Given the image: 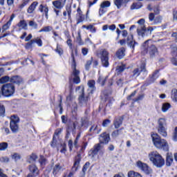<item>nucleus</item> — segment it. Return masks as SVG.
<instances>
[{"mask_svg": "<svg viewBox=\"0 0 177 177\" xmlns=\"http://www.w3.org/2000/svg\"><path fill=\"white\" fill-rule=\"evenodd\" d=\"M151 138L153 146H155L156 149L164 150V151H168V150H169L168 142L166 141L165 139L161 138L158 134L153 133L151 134Z\"/></svg>", "mask_w": 177, "mask_h": 177, "instance_id": "1", "label": "nucleus"}, {"mask_svg": "<svg viewBox=\"0 0 177 177\" xmlns=\"http://www.w3.org/2000/svg\"><path fill=\"white\" fill-rule=\"evenodd\" d=\"M149 158L152 164L157 168H161L165 165V160L162 156L156 151H151L149 153Z\"/></svg>", "mask_w": 177, "mask_h": 177, "instance_id": "2", "label": "nucleus"}, {"mask_svg": "<svg viewBox=\"0 0 177 177\" xmlns=\"http://www.w3.org/2000/svg\"><path fill=\"white\" fill-rule=\"evenodd\" d=\"M15 91V86L10 83L5 84L1 87L2 95L6 97H10V96H13Z\"/></svg>", "mask_w": 177, "mask_h": 177, "instance_id": "3", "label": "nucleus"}, {"mask_svg": "<svg viewBox=\"0 0 177 177\" xmlns=\"http://www.w3.org/2000/svg\"><path fill=\"white\" fill-rule=\"evenodd\" d=\"M97 56L100 57L101 59L102 64L104 67H107L109 66V51L106 49H101L96 52Z\"/></svg>", "mask_w": 177, "mask_h": 177, "instance_id": "4", "label": "nucleus"}, {"mask_svg": "<svg viewBox=\"0 0 177 177\" xmlns=\"http://www.w3.org/2000/svg\"><path fill=\"white\" fill-rule=\"evenodd\" d=\"M150 42V40H147L142 45L144 49L147 50V52H149L151 57H154L157 53H158V50H157V47L151 44H149Z\"/></svg>", "mask_w": 177, "mask_h": 177, "instance_id": "5", "label": "nucleus"}, {"mask_svg": "<svg viewBox=\"0 0 177 177\" xmlns=\"http://www.w3.org/2000/svg\"><path fill=\"white\" fill-rule=\"evenodd\" d=\"M20 120L19 116L13 115L10 118V128L13 133L19 132V122Z\"/></svg>", "mask_w": 177, "mask_h": 177, "instance_id": "6", "label": "nucleus"}, {"mask_svg": "<svg viewBox=\"0 0 177 177\" xmlns=\"http://www.w3.org/2000/svg\"><path fill=\"white\" fill-rule=\"evenodd\" d=\"M76 92H79L80 93H82V95L79 97V103L82 106H85L86 103H88V101L89 100V97L85 96L84 95V86H80L76 88Z\"/></svg>", "mask_w": 177, "mask_h": 177, "instance_id": "7", "label": "nucleus"}, {"mask_svg": "<svg viewBox=\"0 0 177 177\" xmlns=\"http://www.w3.org/2000/svg\"><path fill=\"white\" fill-rule=\"evenodd\" d=\"M72 57L74 64L73 65V71L71 77L74 84L78 85V84L81 82V79L80 78V71L77 70V68H75V59H74V55H72Z\"/></svg>", "mask_w": 177, "mask_h": 177, "instance_id": "8", "label": "nucleus"}, {"mask_svg": "<svg viewBox=\"0 0 177 177\" xmlns=\"http://www.w3.org/2000/svg\"><path fill=\"white\" fill-rule=\"evenodd\" d=\"M136 166L147 175H150V174L153 172V170L147 165V164L143 163L140 160L136 162Z\"/></svg>", "mask_w": 177, "mask_h": 177, "instance_id": "9", "label": "nucleus"}, {"mask_svg": "<svg viewBox=\"0 0 177 177\" xmlns=\"http://www.w3.org/2000/svg\"><path fill=\"white\" fill-rule=\"evenodd\" d=\"M137 32L140 37H145V32H146V26H145V19H140L138 21Z\"/></svg>", "mask_w": 177, "mask_h": 177, "instance_id": "10", "label": "nucleus"}, {"mask_svg": "<svg viewBox=\"0 0 177 177\" xmlns=\"http://www.w3.org/2000/svg\"><path fill=\"white\" fill-rule=\"evenodd\" d=\"M146 64L145 63L142 64L140 67L135 68L133 71V77H139L140 74H147Z\"/></svg>", "mask_w": 177, "mask_h": 177, "instance_id": "11", "label": "nucleus"}, {"mask_svg": "<svg viewBox=\"0 0 177 177\" xmlns=\"http://www.w3.org/2000/svg\"><path fill=\"white\" fill-rule=\"evenodd\" d=\"M102 149H103V145L101 143L96 144L93 149L88 152V156L93 158Z\"/></svg>", "mask_w": 177, "mask_h": 177, "instance_id": "12", "label": "nucleus"}, {"mask_svg": "<svg viewBox=\"0 0 177 177\" xmlns=\"http://www.w3.org/2000/svg\"><path fill=\"white\" fill-rule=\"evenodd\" d=\"M64 165L57 163L56 164L53 169V175H57L58 174H62L63 171H64Z\"/></svg>", "mask_w": 177, "mask_h": 177, "instance_id": "13", "label": "nucleus"}, {"mask_svg": "<svg viewBox=\"0 0 177 177\" xmlns=\"http://www.w3.org/2000/svg\"><path fill=\"white\" fill-rule=\"evenodd\" d=\"M10 82L11 84H16L17 85H21V84H24V80L21 77L16 75L10 78Z\"/></svg>", "mask_w": 177, "mask_h": 177, "instance_id": "14", "label": "nucleus"}, {"mask_svg": "<svg viewBox=\"0 0 177 177\" xmlns=\"http://www.w3.org/2000/svg\"><path fill=\"white\" fill-rule=\"evenodd\" d=\"M62 1L63 0H55L53 1L54 9H58L59 10H61V9L64 8V5H66V0H64V2H62Z\"/></svg>", "mask_w": 177, "mask_h": 177, "instance_id": "15", "label": "nucleus"}, {"mask_svg": "<svg viewBox=\"0 0 177 177\" xmlns=\"http://www.w3.org/2000/svg\"><path fill=\"white\" fill-rule=\"evenodd\" d=\"M76 19L77 20V24H80V23H82L84 20H85V15L82 14V11H81V8H78L77 10Z\"/></svg>", "mask_w": 177, "mask_h": 177, "instance_id": "16", "label": "nucleus"}, {"mask_svg": "<svg viewBox=\"0 0 177 177\" xmlns=\"http://www.w3.org/2000/svg\"><path fill=\"white\" fill-rule=\"evenodd\" d=\"M110 136L107 133H103L100 136V143H109Z\"/></svg>", "mask_w": 177, "mask_h": 177, "instance_id": "17", "label": "nucleus"}, {"mask_svg": "<svg viewBox=\"0 0 177 177\" xmlns=\"http://www.w3.org/2000/svg\"><path fill=\"white\" fill-rule=\"evenodd\" d=\"M127 45L130 46V48H132V49H135V46L138 45L136 41H133V35H130L127 37Z\"/></svg>", "mask_w": 177, "mask_h": 177, "instance_id": "18", "label": "nucleus"}, {"mask_svg": "<svg viewBox=\"0 0 177 177\" xmlns=\"http://www.w3.org/2000/svg\"><path fill=\"white\" fill-rule=\"evenodd\" d=\"M29 171L34 176H38L39 175V169H38V167L35 165H30L29 166Z\"/></svg>", "mask_w": 177, "mask_h": 177, "instance_id": "19", "label": "nucleus"}, {"mask_svg": "<svg viewBox=\"0 0 177 177\" xmlns=\"http://www.w3.org/2000/svg\"><path fill=\"white\" fill-rule=\"evenodd\" d=\"M38 6V2L34 1L32 3V4L28 7L27 12L29 13V15H31L34 13V10H35V8Z\"/></svg>", "mask_w": 177, "mask_h": 177, "instance_id": "20", "label": "nucleus"}, {"mask_svg": "<svg viewBox=\"0 0 177 177\" xmlns=\"http://www.w3.org/2000/svg\"><path fill=\"white\" fill-rule=\"evenodd\" d=\"M158 128H167V120L164 118H160L158 120Z\"/></svg>", "mask_w": 177, "mask_h": 177, "instance_id": "21", "label": "nucleus"}, {"mask_svg": "<svg viewBox=\"0 0 177 177\" xmlns=\"http://www.w3.org/2000/svg\"><path fill=\"white\" fill-rule=\"evenodd\" d=\"M39 10H40V12L41 13H45L46 17H48V12H49V8H48V6H44L42 4H41L39 6Z\"/></svg>", "mask_w": 177, "mask_h": 177, "instance_id": "22", "label": "nucleus"}, {"mask_svg": "<svg viewBox=\"0 0 177 177\" xmlns=\"http://www.w3.org/2000/svg\"><path fill=\"white\" fill-rule=\"evenodd\" d=\"M60 133H62V129H57L54 133L53 142L51 143L52 147H55V146H56V140H55V138L58 136V135H60Z\"/></svg>", "mask_w": 177, "mask_h": 177, "instance_id": "23", "label": "nucleus"}, {"mask_svg": "<svg viewBox=\"0 0 177 177\" xmlns=\"http://www.w3.org/2000/svg\"><path fill=\"white\" fill-rule=\"evenodd\" d=\"M116 56L118 59H122V57L125 56V48H121L119 50H118L116 53Z\"/></svg>", "mask_w": 177, "mask_h": 177, "instance_id": "24", "label": "nucleus"}, {"mask_svg": "<svg viewBox=\"0 0 177 177\" xmlns=\"http://www.w3.org/2000/svg\"><path fill=\"white\" fill-rule=\"evenodd\" d=\"M122 124V118H118L113 122V125L116 129H118V128H120V127H121Z\"/></svg>", "mask_w": 177, "mask_h": 177, "instance_id": "25", "label": "nucleus"}, {"mask_svg": "<svg viewBox=\"0 0 177 177\" xmlns=\"http://www.w3.org/2000/svg\"><path fill=\"white\" fill-rule=\"evenodd\" d=\"M158 132L160 135L163 136V138H167V127H158Z\"/></svg>", "mask_w": 177, "mask_h": 177, "instance_id": "26", "label": "nucleus"}, {"mask_svg": "<svg viewBox=\"0 0 177 177\" xmlns=\"http://www.w3.org/2000/svg\"><path fill=\"white\" fill-rule=\"evenodd\" d=\"M17 27H19V28H21L22 30H27L28 28L27 22L25 20H21L17 24Z\"/></svg>", "mask_w": 177, "mask_h": 177, "instance_id": "27", "label": "nucleus"}, {"mask_svg": "<svg viewBox=\"0 0 177 177\" xmlns=\"http://www.w3.org/2000/svg\"><path fill=\"white\" fill-rule=\"evenodd\" d=\"M171 104H169L168 102H165L162 105L161 110H162V113H167V111H168V110H169V109H171Z\"/></svg>", "mask_w": 177, "mask_h": 177, "instance_id": "28", "label": "nucleus"}, {"mask_svg": "<svg viewBox=\"0 0 177 177\" xmlns=\"http://www.w3.org/2000/svg\"><path fill=\"white\" fill-rule=\"evenodd\" d=\"M80 161H81V156H80V155H78L75 158V163H74V165H73L72 169H75V171H77V169H78V167H80Z\"/></svg>", "mask_w": 177, "mask_h": 177, "instance_id": "29", "label": "nucleus"}, {"mask_svg": "<svg viewBox=\"0 0 177 177\" xmlns=\"http://www.w3.org/2000/svg\"><path fill=\"white\" fill-rule=\"evenodd\" d=\"M174 162V158L171 155H167L166 158V165L167 167H171Z\"/></svg>", "mask_w": 177, "mask_h": 177, "instance_id": "30", "label": "nucleus"}, {"mask_svg": "<svg viewBox=\"0 0 177 177\" xmlns=\"http://www.w3.org/2000/svg\"><path fill=\"white\" fill-rule=\"evenodd\" d=\"M37 159L38 156L35 155V153H32L28 158V162H30V164H32V162H35V161H37Z\"/></svg>", "mask_w": 177, "mask_h": 177, "instance_id": "31", "label": "nucleus"}, {"mask_svg": "<svg viewBox=\"0 0 177 177\" xmlns=\"http://www.w3.org/2000/svg\"><path fill=\"white\" fill-rule=\"evenodd\" d=\"M171 98L173 102L177 103V89L174 88L171 90Z\"/></svg>", "mask_w": 177, "mask_h": 177, "instance_id": "32", "label": "nucleus"}, {"mask_svg": "<svg viewBox=\"0 0 177 177\" xmlns=\"http://www.w3.org/2000/svg\"><path fill=\"white\" fill-rule=\"evenodd\" d=\"M142 6H143V5L142 4L141 2L133 3L131 6V10H135V9H140V8H142Z\"/></svg>", "mask_w": 177, "mask_h": 177, "instance_id": "33", "label": "nucleus"}, {"mask_svg": "<svg viewBox=\"0 0 177 177\" xmlns=\"http://www.w3.org/2000/svg\"><path fill=\"white\" fill-rule=\"evenodd\" d=\"M128 177H142L141 174L136 172L135 171H130L127 174Z\"/></svg>", "mask_w": 177, "mask_h": 177, "instance_id": "34", "label": "nucleus"}, {"mask_svg": "<svg viewBox=\"0 0 177 177\" xmlns=\"http://www.w3.org/2000/svg\"><path fill=\"white\" fill-rule=\"evenodd\" d=\"M122 129H123L122 128L120 129H118L116 131H113L111 133L112 138H118V136H120V135L122 133Z\"/></svg>", "mask_w": 177, "mask_h": 177, "instance_id": "35", "label": "nucleus"}, {"mask_svg": "<svg viewBox=\"0 0 177 177\" xmlns=\"http://www.w3.org/2000/svg\"><path fill=\"white\" fill-rule=\"evenodd\" d=\"M111 6V3L109 1H102L100 6V8H102L103 9H106V8H110Z\"/></svg>", "mask_w": 177, "mask_h": 177, "instance_id": "36", "label": "nucleus"}, {"mask_svg": "<svg viewBox=\"0 0 177 177\" xmlns=\"http://www.w3.org/2000/svg\"><path fill=\"white\" fill-rule=\"evenodd\" d=\"M82 28H86V30H89L91 32H96V29L93 27V25L86 26L83 25Z\"/></svg>", "mask_w": 177, "mask_h": 177, "instance_id": "37", "label": "nucleus"}, {"mask_svg": "<svg viewBox=\"0 0 177 177\" xmlns=\"http://www.w3.org/2000/svg\"><path fill=\"white\" fill-rule=\"evenodd\" d=\"M107 80V77H103V76H100L97 80V82L103 86L104 85L106 80Z\"/></svg>", "mask_w": 177, "mask_h": 177, "instance_id": "38", "label": "nucleus"}, {"mask_svg": "<svg viewBox=\"0 0 177 177\" xmlns=\"http://www.w3.org/2000/svg\"><path fill=\"white\" fill-rule=\"evenodd\" d=\"M28 26L29 27H31V28H33V30H37V28H38V24L34 21H30Z\"/></svg>", "mask_w": 177, "mask_h": 177, "instance_id": "39", "label": "nucleus"}, {"mask_svg": "<svg viewBox=\"0 0 177 177\" xmlns=\"http://www.w3.org/2000/svg\"><path fill=\"white\" fill-rule=\"evenodd\" d=\"M52 26H45L39 30V32H49V31H52Z\"/></svg>", "mask_w": 177, "mask_h": 177, "instance_id": "40", "label": "nucleus"}, {"mask_svg": "<svg viewBox=\"0 0 177 177\" xmlns=\"http://www.w3.org/2000/svg\"><path fill=\"white\" fill-rule=\"evenodd\" d=\"M10 81V77L9 76H4L0 79V84H6V82H9Z\"/></svg>", "mask_w": 177, "mask_h": 177, "instance_id": "41", "label": "nucleus"}, {"mask_svg": "<svg viewBox=\"0 0 177 177\" xmlns=\"http://www.w3.org/2000/svg\"><path fill=\"white\" fill-rule=\"evenodd\" d=\"M11 158H12V160H15V161H19V160L21 158V156L17 153H14L12 154Z\"/></svg>", "mask_w": 177, "mask_h": 177, "instance_id": "42", "label": "nucleus"}, {"mask_svg": "<svg viewBox=\"0 0 177 177\" xmlns=\"http://www.w3.org/2000/svg\"><path fill=\"white\" fill-rule=\"evenodd\" d=\"M124 0H114V3L115 6H117L118 9H120L121 6H122Z\"/></svg>", "mask_w": 177, "mask_h": 177, "instance_id": "43", "label": "nucleus"}, {"mask_svg": "<svg viewBox=\"0 0 177 177\" xmlns=\"http://www.w3.org/2000/svg\"><path fill=\"white\" fill-rule=\"evenodd\" d=\"M29 2H30V0H24L22 3H21L19 6V9H20V10H21V9H23L24 8H25V6H27V5H28Z\"/></svg>", "mask_w": 177, "mask_h": 177, "instance_id": "44", "label": "nucleus"}, {"mask_svg": "<svg viewBox=\"0 0 177 177\" xmlns=\"http://www.w3.org/2000/svg\"><path fill=\"white\" fill-rule=\"evenodd\" d=\"M39 162H40L41 167H45V165L46 164V159L44 156H40Z\"/></svg>", "mask_w": 177, "mask_h": 177, "instance_id": "45", "label": "nucleus"}, {"mask_svg": "<svg viewBox=\"0 0 177 177\" xmlns=\"http://www.w3.org/2000/svg\"><path fill=\"white\" fill-rule=\"evenodd\" d=\"M32 45H34V40H30L29 42H28L25 48L26 49L30 50V49H32Z\"/></svg>", "mask_w": 177, "mask_h": 177, "instance_id": "46", "label": "nucleus"}, {"mask_svg": "<svg viewBox=\"0 0 177 177\" xmlns=\"http://www.w3.org/2000/svg\"><path fill=\"white\" fill-rule=\"evenodd\" d=\"M34 44H37L38 46H42V39L39 37H37L36 39H33Z\"/></svg>", "mask_w": 177, "mask_h": 177, "instance_id": "47", "label": "nucleus"}, {"mask_svg": "<svg viewBox=\"0 0 177 177\" xmlns=\"http://www.w3.org/2000/svg\"><path fill=\"white\" fill-rule=\"evenodd\" d=\"M8 149V143L7 142H1L0 143V150L4 151Z\"/></svg>", "mask_w": 177, "mask_h": 177, "instance_id": "48", "label": "nucleus"}, {"mask_svg": "<svg viewBox=\"0 0 177 177\" xmlns=\"http://www.w3.org/2000/svg\"><path fill=\"white\" fill-rule=\"evenodd\" d=\"M11 24L12 23H10V21H8L5 25L3 26V31H6V30H8Z\"/></svg>", "mask_w": 177, "mask_h": 177, "instance_id": "49", "label": "nucleus"}, {"mask_svg": "<svg viewBox=\"0 0 177 177\" xmlns=\"http://www.w3.org/2000/svg\"><path fill=\"white\" fill-rule=\"evenodd\" d=\"M106 13V9L103 8L102 7H100L99 9V17H102V16H103V15H104Z\"/></svg>", "mask_w": 177, "mask_h": 177, "instance_id": "50", "label": "nucleus"}, {"mask_svg": "<svg viewBox=\"0 0 177 177\" xmlns=\"http://www.w3.org/2000/svg\"><path fill=\"white\" fill-rule=\"evenodd\" d=\"M5 115V106L0 104V117Z\"/></svg>", "mask_w": 177, "mask_h": 177, "instance_id": "51", "label": "nucleus"}, {"mask_svg": "<svg viewBox=\"0 0 177 177\" xmlns=\"http://www.w3.org/2000/svg\"><path fill=\"white\" fill-rule=\"evenodd\" d=\"M172 138H173V140H174V142H177V127H175L174 129Z\"/></svg>", "mask_w": 177, "mask_h": 177, "instance_id": "52", "label": "nucleus"}, {"mask_svg": "<svg viewBox=\"0 0 177 177\" xmlns=\"http://www.w3.org/2000/svg\"><path fill=\"white\" fill-rule=\"evenodd\" d=\"M77 41L80 45H83L82 42L81 41V30L77 32Z\"/></svg>", "mask_w": 177, "mask_h": 177, "instance_id": "53", "label": "nucleus"}, {"mask_svg": "<svg viewBox=\"0 0 177 177\" xmlns=\"http://www.w3.org/2000/svg\"><path fill=\"white\" fill-rule=\"evenodd\" d=\"M89 165H91V163H89V162H86V164L83 167L82 171L86 172V169H88V168H89Z\"/></svg>", "mask_w": 177, "mask_h": 177, "instance_id": "54", "label": "nucleus"}, {"mask_svg": "<svg viewBox=\"0 0 177 177\" xmlns=\"http://www.w3.org/2000/svg\"><path fill=\"white\" fill-rule=\"evenodd\" d=\"M1 131L3 132V133H6V135H9V133H10V130H9V128L8 127H3Z\"/></svg>", "mask_w": 177, "mask_h": 177, "instance_id": "55", "label": "nucleus"}, {"mask_svg": "<svg viewBox=\"0 0 177 177\" xmlns=\"http://www.w3.org/2000/svg\"><path fill=\"white\" fill-rule=\"evenodd\" d=\"M88 85L90 88H95V81L94 80H90L88 82Z\"/></svg>", "mask_w": 177, "mask_h": 177, "instance_id": "56", "label": "nucleus"}, {"mask_svg": "<svg viewBox=\"0 0 177 177\" xmlns=\"http://www.w3.org/2000/svg\"><path fill=\"white\" fill-rule=\"evenodd\" d=\"M111 122V121L109 119H106L105 120L103 121L102 122V127H107V125H109V124H110Z\"/></svg>", "mask_w": 177, "mask_h": 177, "instance_id": "57", "label": "nucleus"}, {"mask_svg": "<svg viewBox=\"0 0 177 177\" xmlns=\"http://www.w3.org/2000/svg\"><path fill=\"white\" fill-rule=\"evenodd\" d=\"M125 70V66L122 65L117 68L118 73H122Z\"/></svg>", "mask_w": 177, "mask_h": 177, "instance_id": "58", "label": "nucleus"}, {"mask_svg": "<svg viewBox=\"0 0 177 177\" xmlns=\"http://www.w3.org/2000/svg\"><path fill=\"white\" fill-rule=\"evenodd\" d=\"M55 50L60 55H63V49H62L59 46H57V49Z\"/></svg>", "mask_w": 177, "mask_h": 177, "instance_id": "59", "label": "nucleus"}, {"mask_svg": "<svg viewBox=\"0 0 177 177\" xmlns=\"http://www.w3.org/2000/svg\"><path fill=\"white\" fill-rule=\"evenodd\" d=\"M66 12L68 13V17H71V6L66 7Z\"/></svg>", "mask_w": 177, "mask_h": 177, "instance_id": "60", "label": "nucleus"}, {"mask_svg": "<svg viewBox=\"0 0 177 177\" xmlns=\"http://www.w3.org/2000/svg\"><path fill=\"white\" fill-rule=\"evenodd\" d=\"M173 20L174 21H177V11H173Z\"/></svg>", "mask_w": 177, "mask_h": 177, "instance_id": "61", "label": "nucleus"}, {"mask_svg": "<svg viewBox=\"0 0 177 177\" xmlns=\"http://www.w3.org/2000/svg\"><path fill=\"white\" fill-rule=\"evenodd\" d=\"M156 17V16L154 15V13H150L149 15V19L151 21H153V20H154V18Z\"/></svg>", "mask_w": 177, "mask_h": 177, "instance_id": "62", "label": "nucleus"}, {"mask_svg": "<svg viewBox=\"0 0 177 177\" xmlns=\"http://www.w3.org/2000/svg\"><path fill=\"white\" fill-rule=\"evenodd\" d=\"M74 176V173L73 171L69 172V174H64V177H73Z\"/></svg>", "mask_w": 177, "mask_h": 177, "instance_id": "63", "label": "nucleus"}, {"mask_svg": "<svg viewBox=\"0 0 177 177\" xmlns=\"http://www.w3.org/2000/svg\"><path fill=\"white\" fill-rule=\"evenodd\" d=\"M171 63L174 66H177V59L176 58H172L171 59Z\"/></svg>", "mask_w": 177, "mask_h": 177, "instance_id": "64", "label": "nucleus"}]
</instances>
